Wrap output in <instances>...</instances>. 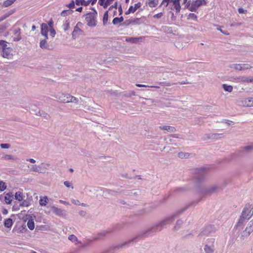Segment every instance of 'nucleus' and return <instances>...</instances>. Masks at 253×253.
<instances>
[{
	"label": "nucleus",
	"mask_w": 253,
	"mask_h": 253,
	"mask_svg": "<svg viewBox=\"0 0 253 253\" xmlns=\"http://www.w3.org/2000/svg\"><path fill=\"white\" fill-rule=\"evenodd\" d=\"M186 209L187 208H184L182 209L179 210L175 214L167 217L165 219L161 221L160 222L155 224L152 227L151 229V232L156 233L157 232L161 231L164 228L166 227L167 225L171 224L177 217L178 215L182 213L184 211H185L186 210Z\"/></svg>",
	"instance_id": "f257e3e1"
},
{
	"label": "nucleus",
	"mask_w": 253,
	"mask_h": 253,
	"mask_svg": "<svg viewBox=\"0 0 253 253\" xmlns=\"http://www.w3.org/2000/svg\"><path fill=\"white\" fill-rule=\"evenodd\" d=\"M31 171L39 173L47 172L50 169H53V166L48 163H42L39 165H30L28 166Z\"/></svg>",
	"instance_id": "f03ea898"
},
{
	"label": "nucleus",
	"mask_w": 253,
	"mask_h": 253,
	"mask_svg": "<svg viewBox=\"0 0 253 253\" xmlns=\"http://www.w3.org/2000/svg\"><path fill=\"white\" fill-rule=\"evenodd\" d=\"M212 167L207 165L192 168L189 169V173L192 174H206L212 172Z\"/></svg>",
	"instance_id": "7ed1b4c3"
},
{
	"label": "nucleus",
	"mask_w": 253,
	"mask_h": 253,
	"mask_svg": "<svg viewBox=\"0 0 253 253\" xmlns=\"http://www.w3.org/2000/svg\"><path fill=\"white\" fill-rule=\"evenodd\" d=\"M93 12L87 13L86 15L85 20L87 22V25L89 27H95L96 25V17L97 15V12L92 8Z\"/></svg>",
	"instance_id": "20e7f679"
},
{
	"label": "nucleus",
	"mask_w": 253,
	"mask_h": 253,
	"mask_svg": "<svg viewBox=\"0 0 253 253\" xmlns=\"http://www.w3.org/2000/svg\"><path fill=\"white\" fill-rule=\"evenodd\" d=\"M236 103L241 106L248 107H253V97L239 98L237 100Z\"/></svg>",
	"instance_id": "39448f33"
},
{
	"label": "nucleus",
	"mask_w": 253,
	"mask_h": 253,
	"mask_svg": "<svg viewBox=\"0 0 253 253\" xmlns=\"http://www.w3.org/2000/svg\"><path fill=\"white\" fill-rule=\"evenodd\" d=\"M229 67L238 71L247 70L252 68V67L248 64H233L230 65Z\"/></svg>",
	"instance_id": "423d86ee"
},
{
	"label": "nucleus",
	"mask_w": 253,
	"mask_h": 253,
	"mask_svg": "<svg viewBox=\"0 0 253 253\" xmlns=\"http://www.w3.org/2000/svg\"><path fill=\"white\" fill-rule=\"evenodd\" d=\"M214 242V239L211 238L208 239V244L206 245L204 248L206 253H213L214 248L213 244Z\"/></svg>",
	"instance_id": "0eeeda50"
},
{
	"label": "nucleus",
	"mask_w": 253,
	"mask_h": 253,
	"mask_svg": "<svg viewBox=\"0 0 253 253\" xmlns=\"http://www.w3.org/2000/svg\"><path fill=\"white\" fill-rule=\"evenodd\" d=\"M165 140L166 141L167 144H171L174 146H178L180 145V141L178 139L176 134L172 135L169 139L168 140L165 139Z\"/></svg>",
	"instance_id": "6e6552de"
},
{
	"label": "nucleus",
	"mask_w": 253,
	"mask_h": 253,
	"mask_svg": "<svg viewBox=\"0 0 253 253\" xmlns=\"http://www.w3.org/2000/svg\"><path fill=\"white\" fill-rule=\"evenodd\" d=\"M52 212L56 215L59 216H63L66 215V212L64 210L59 209L54 206L51 207Z\"/></svg>",
	"instance_id": "1a4fd4ad"
},
{
	"label": "nucleus",
	"mask_w": 253,
	"mask_h": 253,
	"mask_svg": "<svg viewBox=\"0 0 253 253\" xmlns=\"http://www.w3.org/2000/svg\"><path fill=\"white\" fill-rule=\"evenodd\" d=\"M69 96H70L69 94L66 95L64 94H62L60 95H56L55 96L56 98H57L58 101L60 102L64 103H69Z\"/></svg>",
	"instance_id": "9d476101"
},
{
	"label": "nucleus",
	"mask_w": 253,
	"mask_h": 253,
	"mask_svg": "<svg viewBox=\"0 0 253 253\" xmlns=\"http://www.w3.org/2000/svg\"><path fill=\"white\" fill-rule=\"evenodd\" d=\"M49 31L48 25L46 23H42L41 25V34L46 39H48L47 34Z\"/></svg>",
	"instance_id": "9b49d317"
},
{
	"label": "nucleus",
	"mask_w": 253,
	"mask_h": 253,
	"mask_svg": "<svg viewBox=\"0 0 253 253\" xmlns=\"http://www.w3.org/2000/svg\"><path fill=\"white\" fill-rule=\"evenodd\" d=\"M12 48L9 46L5 50L2 51L1 55L4 58H10L12 56Z\"/></svg>",
	"instance_id": "f8f14e48"
},
{
	"label": "nucleus",
	"mask_w": 253,
	"mask_h": 253,
	"mask_svg": "<svg viewBox=\"0 0 253 253\" xmlns=\"http://www.w3.org/2000/svg\"><path fill=\"white\" fill-rule=\"evenodd\" d=\"M48 39H46L44 38V39L42 40L40 42V46L41 48L43 49H47L50 50L51 48L50 47L48 43H47V40Z\"/></svg>",
	"instance_id": "ddd939ff"
},
{
	"label": "nucleus",
	"mask_w": 253,
	"mask_h": 253,
	"mask_svg": "<svg viewBox=\"0 0 253 253\" xmlns=\"http://www.w3.org/2000/svg\"><path fill=\"white\" fill-rule=\"evenodd\" d=\"M13 195L12 193H8L6 194L4 197V201L7 204H11L13 198Z\"/></svg>",
	"instance_id": "4468645a"
},
{
	"label": "nucleus",
	"mask_w": 253,
	"mask_h": 253,
	"mask_svg": "<svg viewBox=\"0 0 253 253\" xmlns=\"http://www.w3.org/2000/svg\"><path fill=\"white\" fill-rule=\"evenodd\" d=\"M179 0H171V1L173 2V5L174 6V8L176 10V13H178L180 11L181 6L180 5Z\"/></svg>",
	"instance_id": "2eb2a0df"
},
{
	"label": "nucleus",
	"mask_w": 253,
	"mask_h": 253,
	"mask_svg": "<svg viewBox=\"0 0 253 253\" xmlns=\"http://www.w3.org/2000/svg\"><path fill=\"white\" fill-rule=\"evenodd\" d=\"M235 80L237 81V82H244V83H250V77H247L245 76H239L238 77H237L236 78H234Z\"/></svg>",
	"instance_id": "dca6fc26"
},
{
	"label": "nucleus",
	"mask_w": 253,
	"mask_h": 253,
	"mask_svg": "<svg viewBox=\"0 0 253 253\" xmlns=\"http://www.w3.org/2000/svg\"><path fill=\"white\" fill-rule=\"evenodd\" d=\"M251 233L245 229L242 233L241 236L239 237V240L243 241L246 239L250 235Z\"/></svg>",
	"instance_id": "f3484780"
},
{
	"label": "nucleus",
	"mask_w": 253,
	"mask_h": 253,
	"mask_svg": "<svg viewBox=\"0 0 253 253\" xmlns=\"http://www.w3.org/2000/svg\"><path fill=\"white\" fill-rule=\"evenodd\" d=\"M37 116H41L44 118L46 119H49L50 118V115L42 110H39L37 113L36 114Z\"/></svg>",
	"instance_id": "a211bd4d"
},
{
	"label": "nucleus",
	"mask_w": 253,
	"mask_h": 253,
	"mask_svg": "<svg viewBox=\"0 0 253 253\" xmlns=\"http://www.w3.org/2000/svg\"><path fill=\"white\" fill-rule=\"evenodd\" d=\"M160 128L170 132H173L175 131V129L174 127L168 126H160Z\"/></svg>",
	"instance_id": "6ab92c4d"
},
{
	"label": "nucleus",
	"mask_w": 253,
	"mask_h": 253,
	"mask_svg": "<svg viewBox=\"0 0 253 253\" xmlns=\"http://www.w3.org/2000/svg\"><path fill=\"white\" fill-rule=\"evenodd\" d=\"M193 5L196 6L197 8L201 5L206 4L205 0H196L192 2Z\"/></svg>",
	"instance_id": "aec40b11"
},
{
	"label": "nucleus",
	"mask_w": 253,
	"mask_h": 253,
	"mask_svg": "<svg viewBox=\"0 0 253 253\" xmlns=\"http://www.w3.org/2000/svg\"><path fill=\"white\" fill-rule=\"evenodd\" d=\"M139 98L146 100V101L142 102V103L144 105H147L148 106H151L154 102V100L153 99L146 98L142 97L141 96H139Z\"/></svg>",
	"instance_id": "412c9836"
},
{
	"label": "nucleus",
	"mask_w": 253,
	"mask_h": 253,
	"mask_svg": "<svg viewBox=\"0 0 253 253\" xmlns=\"http://www.w3.org/2000/svg\"><path fill=\"white\" fill-rule=\"evenodd\" d=\"M142 37L138 38H128L126 39V41L128 42H130L133 43H136L139 42L140 40H142Z\"/></svg>",
	"instance_id": "4be33fe9"
},
{
	"label": "nucleus",
	"mask_w": 253,
	"mask_h": 253,
	"mask_svg": "<svg viewBox=\"0 0 253 253\" xmlns=\"http://www.w3.org/2000/svg\"><path fill=\"white\" fill-rule=\"evenodd\" d=\"M9 43H7L4 40H0V46L2 51L7 49L9 46Z\"/></svg>",
	"instance_id": "5701e85b"
},
{
	"label": "nucleus",
	"mask_w": 253,
	"mask_h": 253,
	"mask_svg": "<svg viewBox=\"0 0 253 253\" xmlns=\"http://www.w3.org/2000/svg\"><path fill=\"white\" fill-rule=\"evenodd\" d=\"M223 137L222 133H211L209 134V138L217 139Z\"/></svg>",
	"instance_id": "b1692460"
},
{
	"label": "nucleus",
	"mask_w": 253,
	"mask_h": 253,
	"mask_svg": "<svg viewBox=\"0 0 253 253\" xmlns=\"http://www.w3.org/2000/svg\"><path fill=\"white\" fill-rule=\"evenodd\" d=\"M219 187L217 186H212L210 187H209L207 190V194H212L215 192H216L218 189Z\"/></svg>",
	"instance_id": "393cba45"
},
{
	"label": "nucleus",
	"mask_w": 253,
	"mask_h": 253,
	"mask_svg": "<svg viewBox=\"0 0 253 253\" xmlns=\"http://www.w3.org/2000/svg\"><path fill=\"white\" fill-rule=\"evenodd\" d=\"M183 223V222L182 220H181V219L177 220L175 223V225L174 226V227L173 228V230L177 231V230H179L181 226L182 225Z\"/></svg>",
	"instance_id": "a878e982"
},
{
	"label": "nucleus",
	"mask_w": 253,
	"mask_h": 253,
	"mask_svg": "<svg viewBox=\"0 0 253 253\" xmlns=\"http://www.w3.org/2000/svg\"><path fill=\"white\" fill-rule=\"evenodd\" d=\"M75 2L77 5H82L86 6L89 4L90 1H85L84 0H75Z\"/></svg>",
	"instance_id": "bb28decb"
},
{
	"label": "nucleus",
	"mask_w": 253,
	"mask_h": 253,
	"mask_svg": "<svg viewBox=\"0 0 253 253\" xmlns=\"http://www.w3.org/2000/svg\"><path fill=\"white\" fill-rule=\"evenodd\" d=\"M245 229L251 234L253 232V219L248 223Z\"/></svg>",
	"instance_id": "cd10ccee"
},
{
	"label": "nucleus",
	"mask_w": 253,
	"mask_h": 253,
	"mask_svg": "<svg viewBox=\"0 0 253 253\" xmlns=\"http://www.w3.org/2000/svg\"><path fill=\"white\" fill-rule=\"evenodd\" d=\"M48 199L47 196H44L42 198H41L39 201L40 205L41 206H45L48 203Z\"/></svg>",
	"instance_id": "c85d7f7f"
},
{
	"label": "nucleus",
	"mask_w": 253,
	"mask_h": 253,
	"mask_svg": "<svg viewBox=\"0 0 253 253\" xmlns=\"http://www.w3.org/2000/svg\"><path fill=\"white\" fill-rule=\"evenodd\" d=\"M158 0H148L147 3L150 7H155L158 4Z\"/></svg>",
	"instance_id": "c756f323"
},
{
	"label": "nucleus",
	"mask_w": 253,
	"mask_h": 253,
	"mask_svg": "<svg viewBox=\"0 0 253 253\" xmlns=\"http://www.w3.org/2000/svg\"><path fill=\"white\" fill-rule=\"evenodd\" d=\"M79 32H82V30L78 26H76L72 32L73 39H75L77 38V34Z\"/></svg>",
	"instance_id": "7c9ffc66"
},
{
	"label": "nucleus",
	"mask_w": 253,
	"mask_h": 253,
	"mask_svg": "<svg viewBox=\"0 0 253 253\" xmlns=\"http://www.w3.org/2000/svg\"><path fill=\"white\" fill-rule=\"evenodd\" d=\"M13 225V221L12 219L9 218L6 219L4 222V225L7 228H10Z\"/></svg>",
	"instance_id": "2f4dec72"
},
{
	"label": "nucleus",
	"mask_w": 253,
	"mask_h": 253,
	"mask_svg": "<svg viewBox=\"0 0 253 253\" xmlns=\"http://www.w3.org/2000/svg\"><path fill=\"white\" fill-rule=\"evenodd\" d=\"M27 226L29 229L32 230L35 228V223L33 219H29L27 222Z\"/></svg>",
	"instance_id": "473e14b6"
},
{
	"label": "nucleus",
	"mask_w": 253,
	"mask_h": 253,
	"mask_svg": "<svg viewBox=\"0 0 253 253\" xmlns=\"http://www.w3.org/2000/svg\"><path fill=\"white\" fill-rule=\"evenodd\" d=\"M190 156V154L186 152H180L178 153V156L179 158L183 159V158H188Z\"/></svg>",
	"instance_id": "72a5a7b5"
},
{
	"label": "nucleus",
	"mask_w": 253,
	"mask_h": 253,
	"mask_svg": "<svg viewBox=\"0 0 253 253\" xmlns=\"http://www.w3.org/2000/svg\"><path fill=\"white\" fill-rule=\"evenodd\" d=\"M68 239L71 242L75 243V244L76 245L79 243L77 237L73 234L70 235L68 237Z\"/></svg>",
	"instance_id": "f704fd0d"
},
{
	"label": "nucleus",
	"mask_w": 253,
	"mask_h": 253,
	"mask_svg": "<svg viewBox=\"0 0 253 253\" xmlns=\"http://www.w3.org/2000/svg\"><path fill=\"white\" fill-rule=\"evenodd\" d=\"M222 87L226 91L231 92L233 91V86L232 85L223 84H222Z\"/></svg>",
	"instance_id": "c9c22d12"
},
{
	"label": "nucleus",
	"mask_w": 253,
	"mask_h": 253,
	"mask_svg": "<svg viewBox=\"0 0 253 253\" xmlns=\"http://www.w3.org/2000/svg\"><path fill=\"white\" fill-rule=\"evenodd\" d=\"M15 199L19 201L23 200V193L20 191L16 192L15 194Z\"/></svg>",
	"instance_id": "e433bc0d"
},
{
	"label": "nucleus",
	"mask_w": 253,
	"mask_h": 253,
	"mask_svg": "<svg viewBox=\"0 0 253 253\" xmlns=\"http://www.w3.org/2000/svg\"><path fill=\"white\" fill-rule=\"evenodd\" d=\"M69 103H75L76 104H78L80 102V100L81 99V98L79 99L71 95L69 96Z\"/></svg>",
	"instance_id": "4c0bfd02"
},
{
	"label": "nucleus",
	"mask_w": 253,
	"mask_h": 253,
	"mask_svg": "<svg viewBox=\"0 0 253 253\" xmlns=\"http://www.w3.org/2000/svg\"><path fill=\"white\" fill-rule=\"evenodd\" d=\"M73 12V10L71 9L64 10L62 11L61 13V15L62 16H65L68 15H70L72 14Z\"/></svg>",
	"instance_id": "58836bf2"
},
{
	"label": "nucleus",
	"mask_w": 253,
	"mask_h": 253,
	"mask_svg": "<svg viewBox=\"0 0 253 253\" xmlns=\"http://www.w3.org/2000/svg\"><path fill=\"white\" fill-rule=\"evenodd\" d=\"M243 215H244V214L241 215L240 218L239 219V221L237 223V226H240V225H241L242 224L244 223L245 221L247 219L246 218H244V217L243 216Z\"/></svg>",
	"instance_id": "ea45409f"
},
{
	"label": "nucleus",
	"mask_w": 253,
	"mask_h": 253,
	"mask_svg": "<svg viewBox=\"0 0 253 253\" xmlns=\"http://www.w3.org/2000/svg\"><path fill=\"white\" fill-rule=\"evenodd\" d=\"M16 0H6L3 2L5 7H8L13 4Z\"/></svg>",
	"instance_id": "a19ab883"
},
{
	"label": "nucleus",
	"mask_w": 253,
	"mask_h": 253,
	"mask_svg": "<svg viewBox=\"0 0 253 253\" xmlns=\"http://www.w3.org/2000/svg\"><path fill=\"white\" fill-rule=\"evenodd\" d=\"M108 11H106L104 13V14L103 15V23L104 25H106V24L107 22V21H108Z\"/></svg>",
	"instance_id": "79ce46f5"
},
{
	"label": "nucleus",
	"mask_w": 253,
	"mask_h": 253,
	"mask_svg": "<svg viewBox=\"0 0 253 253\" xmlns=\"http://www.w3.org/2000/svg\"><path fill=\"white\" fill-rule=\"evenodd\" d=\"M249 208H248L247 206L243 209L241 215H243V216L244 217V218L247 219V212L249 211Z\"/></svg>",
	"instance_id": "37998d69"
},
{
	"label": "nucleus",
	"mask_w": 253,
	"mask_h": 253,
	"mask_svg": "<svg viewBox=\"0 0 253 253\" xmlns=\"http://www.w3.org/2000/svg\"><path fill=\"white\" fill-rule=\"evenodd\" d=\"M3 159L5 160H15L16 158H15L14 156L11 155H5L3 157Z\"/></svg>",
	"instance_id": "c03bdc74"
},
{
	"label": "nucleus",
	"mask_w": 253,
	"mask_h": 253,
	"mask_svg": "<svg viewBox=\"0 0 253 253\" xmlns=\"http://www.w3.org/2000/svg\"><path fill=\"white\" fill-rule=\"evenodd\" d=\"M64 184L66 187L68 188H71L72 189H73L74 188L72 183L71 181H66L64 182Z\"/></svg>",
	"instance_id": "a18cd8bd"
},
{
	"label": "nucleus",
	"mask_w": 253,
	"mask_h": 253,
	"mask_svg": "<svg viewBox=\"0 0 253 253\" xmlns=\"http://www.w3.org/2000/svg\"><path fill=\"white\" fill-rule=\"evenodd\" d=\"M70 28L69 22L66 21L65 23L63 24V29L65 31H67Z\"/></svg>",
	"instance_id": "49530a36"
},
{
	"label": "nucleus",
	"mask_w": 253,
	"mask_h": 253,
	"mask_svg": "<svg viewBox=\"0 0 253 253\" xmlns=\"http://www.w3.org/2000/svg\"><path fill=\"white\" fill-rule=\"evenodd\" d=\"M6 188L5 183L2 181L0 182V191H3Z\"/></svg>",
	"instance_id": "de8ad7c7"
},
{
	"label": "nucleus",
	"mask_w": 253,
	"mask_h": 253,
	"mask_svg": "<svg viewBox=\"0 0 253 253\" xmlns=\"http://www.w3.org/2000/svg\"><path fill=\"white\" fill-rule=\"evenodd\" d=\"M136 86L138 87H154L156 88H159L160 87L159 86L156 85H153V86H148L145 84H136Z\"/></svg>",
	"instance_id": "09e8293b"
},
{
	"label": "nucleus",
	"mask_w": 253,
	"mask_h": 253,
	"mask_svg": "<svg viewBox=\"0 0 253 253\" xmlns=\"http://www.w3.org/2000/svg\"><path fill=\"white\" fill-rule=\"evenodd\" d=\"M141 6V3L138 2L134 4V6H132V10L133 9V13H134L138 8Z\"/></svg>",
	"instance_id": "8fccbe9b"
},
{
	"label": "nucleus",
	"mask_w": 253,
	"mask_h": 253,
	"mask_svg": "<svg viewBox=\"0 0 253 253\" xmlns=\"http://www.w3.org/2000/svg\"><path fill=\"white\" fill-rule=\"evenodd\" d=\"M133 242V240H131V241H129L127 242H126L124 244H122L121 245H120L118 247H116V248H118V249H119V248H124V247H125L126 245L128 244H130L132 242Z\"/></svg>",
	"instance_id": "3c124183"
},
{
	"label": "nucleus",
	"mask_w": 253,
	"mask_h": 253,
	"mask_svg": "<svg viewBox=\"0 0 253 253\" xmlns=\"http://www.w3.org/2000/svg\"><path fill=\"white\" fill-rule=\"evenodd\" d=\"M0 146L2 149H8L10 147V145L8 143H1Z\"/></svg>",
	"instance_id": "603ef678"
},
{
	"label": "nucleus",
	"mask_w": 253,
	"mask_h": 253,
	"mask_svg": "<svg viewBox=\"0 0 253 253\" xmlns=\"http://www.w3.org/2000/svg\"><path fill=\"white\" fill-rule=\"evenodd\" d=\"M11 14V13H7L4 14V15L1 16L0 17V22L4 19H5L6 18H7L9 16H10Z\"/></svg>",
	"instance_id": "864d4df0"
},
{
	"label": "nucleus",
	"mask_w": 253,
	"mask_h": 253,
	"mask_svg": "<svg viewBox=\"0 0 253 253\" xmlns=\"http://www.w3.org/2000/svg\"><path fill=\"white\" fill-rule=\"evenodd\" d=\"M49 31L50 32V36L52 38L54 37L56 34V32L55 30L53 28H52L51 29H49Z\"/></svg>",
	"instance_id": "5fc2aeb1"
},
{
	"label": "nucleus",
	"mask_w": 253,
	"mask_h": 253,
	"mask_svg": "<svg viewBox=\"0 0 253 253\" xmlns=\"http://www.w3.org/2000/svg\"><path fill=\"white\" fill-rule=\"evenodd\" d=\"M75 3H76L75 1H74L73 0H72L69 4L66 5V6L69 8H73L75 7Z\"/></svg>",
	"instance_id": "6e6d98bb"
},
{
	"label": "nucleus",
	"mask_w": 253,
	"mask_h": 253,
	"mask_svg": "<svg viewBox=\"0 0 253 253\" xmlns=\"http://www.w3.org/2000/svg\"><path fill=\"white\" fill-rule=\"evenodd\" d=\"M253 149V145H250V146H247L244 147V150L247 151L249 152Z\"/></svg>",
	"instance_id": "4d7b16f0"
},
{
	"label": "nucleus",
	"mask_w": 253,
	"mask_h": 253,
	"mask_svg": "<svg viewBox=\"0 0 253 253\" xmlns=\"http://www.w3.org/2000/svg\"><path fill=\"white\" fill-rule=\"evenodd\" d=\"M171 1V0H163L162 2L161 3V6L163 5H165L166 7H167L169 4V1Z\"/></svg>",
	"instance_id": "13d9d810"
},
{
	"label": "nucleus",
	"mask_w": 253,
	"mask_h": 253,
	"mask_svg": "<svg viewBox=\"0 0 253 253\" xmlns=\"http://www.w3.org/2000/svg\"><path fill=\"white\" fill-rule=\"evenodd\" d=\"M112 23L114 25H117L119 23H120L118 17H115L113 19Z\"/></svg>",
	"instance_id": "bf43d9fd"
},
{
	"label": "nucleus",
	"mask_w": 253,
	"mask_h": 253,
	"mask_svg": "<svg viewBox=\"0 0 253 253\" xmlns=\"http://www.w3.org/2000/svg\"><path fill=\"white\" fill-rule=\"evenodd\" d=\"M189 18L197 20V17L194 13H190L188 15Z\"/></svg>",
	"instance_id": "052dcab7"
},
{
	"label": "nucleus",
	"mask_w": 253,
	"mask_h": 253,
	"mask_svg": "<svg viewBox=\"0 0 253 253\" xmlns=\"http://www.w3.org/2000/svg\"><path fill=\"white\" fill-rule=\"evenodd\" d=\"M71 202H72V203H73L74 204H75L76 205H78V206L81 205L80 202L78 200L72 199L71 200Z\"/></svg>",
	"instance_id": "680f3d73"
},
{
	"label": "nucleus",
	"mask_w": 253,
	"mask_h": 253,
	"mask_svg": "<svg viewBox=\"0 0 253 253\" xmlns=\"http://www.w3.org/2000/svg\"><path fill=\"white\" fill-rule=\"evenodd\" d=\"M196 8L197 7L196 6L193 5V3H192L191 6L189 7V9L191 11L195 12L196 11Z\"/></svg>",
	"instance_id": "e2e57ef3"
},
{
	"label": "nucleus",
	"mask_w": 253,
	"mask_h": 253,
	"mask_svg": "<svg viewBox=\"0 0 253 253\" xmlns=\"http://www.w3.org/2000/svg\"><path fill=\"white\" fill-rule=\"evenodd\" d=\"M133 9L132 10V6H130L128 9V10L126 12L125 14L126 15H128L130 13H133Z\"/></svg>",
	"instance_id": "0e129e2a"
},
{
	"label": "nucleus",
	"mask_w": 253,
	"mask_h": 253,
	"mask_svg": "<svg viewBox=\"0 0 253 253\" xmlns=\"http://www.w3.org/2000/svg\"><path fill=\"white\" fill-rule=\"evenodd\" d=\"M135 92L134 91H131L126 95V97H131V96H135Z\"/></svg>",
	"instance_id": "69168bd1"
},
{
	"label": "nucleus",
	"mask_w": 253,
	"mask_h": 253,
	"mask_svg": "<svg viewBox=\"0 0 253 253\" xmlns=\"http://www.w3.org/2000/svg\"><path fill=\"white\" fill-rule=\"evenodd\" d=\"M117 6H118V3L117 2H116L114 5L111 6L109 8V10H111V9H112L113 8H115V9H117Z\"/></svg>",
	"instance_id": "338daca9"
},
{
	"label": "nucleus",
	"mask_w": 253,
	"mask_h": 253,
	"mask_svg": "<svg viewBox=\"0 0 253 253\" xmlns=\"http://www.w3.org/2000/svg\"><path fill=\"white\" fill-rule=\"evenodd\" d=\"M6 28V27L5 26L3 25H0V33H2Z\"/></svg>",
	"instance_id": "774afa93"
}]
</instances>
